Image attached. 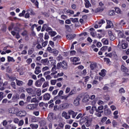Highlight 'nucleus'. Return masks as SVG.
Returning a JSON list of instances; mask_svg holds the SVG:
<instances>
[{
	"mask_svg": "<svg viewBox=\"0 0 129 129\" xmlns=\"http://www.w3.org/2000/svg\"><path fill=\"white\" fill-rule=\"evenodd\" d=\"M103 11V8H101V7H99L96 9L95 11V13H98V12H102Z\"/></svg>",
	"mask_w": 129,
	"mask_h": 129,
	"instance_id": "nucleus-32",
	"label": "nucleus"
},
{
	"mask_svg": "<svg viewBox=\"0 0 129 129\" xmlns=\"http://www.w3.org/2000/svg\"><path fill=\"white\" fill-rule=\"evenodd\" d=\"M14 23H12L11 25L9 27L8 30L9 31H12V30H13V29H14Z\"/></svg>",
	"mask_w": 129,
	"mask_h": 129,
	"instance_id": "nucleus-38",
	"label": "nucleus"
},
{
	"mask_svg": "<svg viewBox=\"0 0 129 129\" xmlns=\"http://www.w3.org/2000/svg\"><path fill=\"white\" fill-rule=\"evenodd\" d=\"M61 67H62V63L61 62H58L57 64V66L56 67V69H61Z\"/></svg>",
	"mask_w": 129,
	"mask_h": 129,
	"instance_id": "nucleus-33",
	"label": "nucleus"
},
{
	"mask_svg": "<svg viewBox=\"0 0 129 129\" xmlns=\"http://www.w3.org/2000/svg\"><path fill=\"white\" fill-rule=\"evenodd\" d=\"M103 109V106L101 105V106H99L98 107V108H97V112H98V111H99L100 110H102Z\"/></svg>",
	"mask_w": 129,
	"mask_h": 129,
	"instance_id": "nucleus-44",
	"label": "nucleus"
},
{
	"mask_svg": "<svg viewBox=\"0 0 129 129\" xmlns=\"http://www.w3.org/2000/svg\"><path fill=\"white\" fill-rule=\"evenodd\" d=\"M104 113L106 115H109L111 113V111L109 109H106L104 111Z\"/></svg>",
	"mask_w": 129,
	"mask_h": 129,
	"instance_id": "nucleus-20",
	"label": "nucleus"
},
{
	"mask_svg": "<svg viewBox=\"0 0 129 129\" xmlns=\"http://www.w3.org/2000/svg\"><path fill=\"white\" fill-rule=\"evenodd\" d=\"M26 91L28 94H32V93L33 92V89H32L31 88H27L26 89Z\"/></svg>",
	"mask_w": 129,
	"mask_h": 129,
	"instance_id": "nucleus-21",
	"label": "nucleus"
},
{
	"mask_svg": "<svg viewBox=\"0 0 129 129\" xmlns=\"http://www.w3.org/2000/svg\"><path fill=\"white\" fill-rule=\"evenodd\" d=\"M8 62H11V61L12 62H15V59H14V58L13 57L8 56Z\"/></svg>",
	"mask_w": 129,
	"mask_h": 129,
	"instance_id": "nucleus-40",
	"label": "nucleus"
},
{
	"mask_svg": "<svg viewBox=\"0 0 129 129\" xmlns=\"http://www.w3.org/2000/svg\"><path fill=\"white\" fill-rule=\"evenodd\" d=\"M42 85V83H41V80H38L36 82H35V86H37V87H40Z\"/></svg>",
	"mask_w": 129,
	"mask_h": 129,
	"instance_id": "nucleus-17",
	"label": "nucleus"
},
{
	"mask_svg": "<svg viewBox=\"0 0 129 129\" xmlns=\"http://www.w3.org/2000/svg\"><path fill=\"white\" fill-rule=\"evenodd\" d=\"M30 126L31 127V129H37L39 125L37 124H31L30 125Z\"/></svg>",
	"mask_w": 129,
	"mask_h": 129,
	"instance_id": "nucleus-18",
	"label": "nucleus"
},
{
	"mask_svg": "<svg viewBox=\"0 0 129 129\" xmlns=\"http://www.w3.org/2000/svg\"><path fill=\"white\" fill-rule=\"evenodd\" d=\"M107 119V117H104L101 119V122H105L106 120Z\"/></svg>",
	"mask_w": 129,
	"mask_h": 129,
	"instance_id": "nucleus-51",
	"label": "nucleus"
},
{
	"mask_svg": "<svg viewBox=\"0 0 129 129\" xmlns=\"http://www.w3.org/2000/svg\"><path fill=\"white\" fill-rule=\"evenodd\" d=\"M4 92H0V101H2L3 99H4Z\"/></svg>",
	"mask_w": 129,
	"mask_h": 129,
	"instance_id": "nucleus-41",
	"label": "nucleus"
},
{
	"mask_svg": "<svg viewBox=\"0 0 129 129\" xmlns=\"http://www.w3.org/2000/svg\"><path fill=\"white\" fill-rule=\"evenodd\" d=\"M23 124H24V120H21L18 122V125L21 126L23 125Z\"/></svg>",
	"mask_w": 129,
	"mask_h": 129,
	"instance_id": "nucleus-49",
	"label": "nucleus"
},
{
	"mask_svg": "<svg viewBox=\"0 0 129 129\" xmlns=\"http://www.w3.org/2000/svg\"><path fill=\"white\" fill-rule=\"evenodd\" d=\"M102 42H103L104 45H108V40L107 39H103Z\"/></svg>",
	"mask_w": 129,
	"mask_h": 129,
	"instance_id": "nucleus-31",
	"label": "nucleus"
},
{
	"mask_svg": "<svg viewBox=\"0 0 129 129\" xmlns=\"http://www.w3.org/2000/svg\"><path fill=\"white\" fill-rule=\"evenodd\" d=\"M71 21H72L73 23H78L79 22L78 18H71Z\"/></svg>",
	"mask_w": 129,
	"mask_h": 129,
	"instance_id": "nucleus-29",
	"label": "nucleus"
},
{
	"mask_svg": "<svg viewBox=\"0 0 129 129\" xmlns=\"http://www.w3.org/2000/svg\"><path fill=\"white\" fill-rule=\"evenodd\" d=\"M31 102H34V103H36L37 102H39V100L35 98H33L31 99Z\"/></svg>",
	"mask_w": 129,
	"mask_h": 129,
	"instance_id": "nucleus-37",
	"label": "nucleus"
},
{
	"mask_svg": "<svg viewBox=\"0 0 129 129\" xmlns=\"http://www.w3.org/2000/svg\"><path fill=\"white\" fill-rule=\"evenodd\" d=\"M8 124V121H7V120H4L3 122V125H4V126H6V125H7Z\"/></svg>",
	"mask_w": 129,
	"mask_h": 129,
	"instance_id": "nucleus-64",
	"label": "nucleus"
},
{
	"mask_svg": "<svg viewBox=\"0 0 129 129\" xmlns=\"http://www.w3.org/2000/svg\"><path fill=\"white\" fill-rule=\"evenodd\" d=\"M48 85H49V83H48V82H45L43 84L42 87H43V88H45L47 87V86H48Z\"/></svg>",
	"mask_w": 129,
	"mask_h": 129,
	"instance_id": "nucleus-48",
	"label": "nucleus"
},
{
	"mask_svg": "<svg viewBox=\"0 0 129 129\" xmlns=\"http://www.w3.org/2000/svg\"><path fill=\"white\" fill-rule=\"evenodd\" d=\"M68 106H69V104L67 103L61 105L62 108H68Z\"/></svg>",
	"mask_w": 129,
	"mask_h": 129,
	"instance_id": "nucleus-30",
	"label": "nucleus"
},
{
	"mask_svg": "<svg viewBox=\"0 0 129 129\" xmlns=\"http://www.w3.org/2000/svg\"><path fill=\"white\" fill-rule=\"evenodd\" d=\"M46 62H48V58L43 59L41 60V63L42 64H46Z\"/></svg>",
	"mask_w": 129,
	"mask_h": 129,
	"instance_id": "nucleus-42",
	"label": "nucleus"
},
{
	"mask_svg": "<svg viewBox=\"0 0 129 129\" xmlns=\"http://www.w3.org/2000/svg\"><path fill=\"white\" fill-rule=\"evenodd\" d=\"M109 16H114L115 15V13L114 12V10H111L108 13Z\"/></svg>",
	"mask_w": 129,
	"mask_h": 129,
	"instance_id": "nucleus-35",
	"label": "nucleus"
},
{
	"mask_svg": "<svg viewBox=\"0 0 129 129\" xmlns=\"http://www.w3.org/2000/svg\"><path fill=\"white\" fill-rule=\"evenodd\" d=\"M107 50V46H103L101 48V51H103V52H105Z\"/></svg>",
	"mask_w": 129,
	"mask_h": 129,
	"instance_id": "nucleus-50",
	"label": "nucleus"
},
{
	"mask_svg": "<svg viewBox=\"0 0 129 129\" xmlns=\"http://www.w3.org/2000/svg\"><path fill=\"white\" fill-rule=\"evenodd\" d=\"M49 62H50V63L52 64L53 66H54V65H56V60H49Z\"/></svg>",
	"mask_w": 129,
	"mask_h": 129,
	"instance_id": "nucleus-52",
	"label": "nucleus"
},
{
	"mask_svg": "<svg viewBox=\"0 0 129 129\" xmlns=\"http://www.w3.org/2000/svg\"><path fill=\"white\" fill-rule=\"evenodd\" d=\"M105 72H106L105 70H101V72L99 73V75L102 76V77H104V76H105Z\"/></svg>",
	"mask_w": 129,
	"mask_h": 129,
	"instance_id": "nucleus-22",
	"label": "nucleus"
},
{
	"mask_svg": "<svg viewBox=\"0 0 129 129\" xmlns=\"http://www.w3.org/2000/svg\"><path fill=\"white\" fill-rule=\"evenodd\" d=\"M85 7L87 9H88L89 7H91V4H90V2H89V1L85 0Z\"/></svg>",
	"mask_w": 129,
	"mask_h": 129,
	"instance_id": "nucleus-13",
	"label": "nucleus"
},
{
	"mask_svg": "<svg viewBox=\"0 0 129 129\" xmlns=\"http://www.w3.org/2000/svg\"><path fill=\"white\" fill-rule=\"evenodd\" d=\"M48 34L49 35H50L51 37H54L57 34V33L55 31H49L48 32Z\"/></svg>",
	"mask_w": 129,
	"mask_h": 129,
	"instance_id": "nucleus-25",
	"label": "nucleus"
},
{
	"mask_svg": "<svg viewBox=\"0 0 129 129\" xmlns=\"http://www.w3.org/2000/svg\"><path fill=\"white\" fill-rule=\"evenodd\" d=\"M121 70L122 71V72H124L125 73H126V72H128V70L124 66H121Z\"/></svg>",
	"mask_w": 129,
	"mask_h": 129,
	"instance_id": "nucleus-11",
	"label": "nucleus"
},
{
	"mask_svg": "<svg viewBox=\"0 0 129 129\" xmlns=\"http://www.w3.org/2000/svg\"><path fill=\"white\" fill-rule=\"evenodd\" d=\"M118 36L119 38H123V39L125 38V36H124V34L122 32H119L118 34Z\"/></svg>",
	"mask_w": 129,
	"mask_h": 129,
	"instance_id": "nucleus-23",
	"label": "nucleus"
},
{
	"mask_svg": "<svg viewBox=\"0 0 129 129\" xmlns=\"http://www.w3.org/2000/svg\"><path fill=\"white\" fill-rule=\"evenodd\" d=\"M20 27H21V24L19 23H17L16 26L14 27L15 31H16L17 32H19L20 31Z\"/></svg>",
	"mask_w": 129,
	"mask_h": 129,
	"instance_id": "nucleus-15",
	"label": "nucleus"
},
{
	"mask_svg": "<svg viewBox=\"0 0 129 129\" xmlns=\"http://www.w3.org/2000/svg\"><path fill=\"white\" fill-rule=\"evenodd\" d=\"M41 68L40 67H36L35 68V73L38 75L39 73H41Z\"/></svg>",
	"mask_w": 129,
	"mask_h": 129,
	"instance_id": "nucleus-14",
	"label": "nucleus"
},
{
	"mask_svg": "<svg viewBox=\"0 0 129 129\" xmlns=\"http://www.w3.org/2000/svg\"><path fill=\"white\" fill-rule=\"evenodd\" d=\"M56 69H57V68L56 67V65L54 64L51 69V72H57Z\"/></svg>",
	"mask_w": 129,
	"mask_h": 129,
	"instance_id": "nucleus-43",
	"label": "nucleus"
},
{
	"mask_svg": "<svg viewBox=\"0 0 129 129\" xmlns=\"http://www.w3.org/2000/svg\"><path fill=\"white\" fill-rule=\"evenodd\" d=\"M91 35L92 37H94L96 36V32L95 31H91Z\"/></svg>",
	"mask_w": 129,
	"mask_h": 129,
	"instance_id": "nucleus-53",
	"label": "nucleus"
},
{
	"mask_svg": "<svg viewBox=\"0 0 129 129\" xmlns=\"http://www.w3.org/2000/svg\"><path fill=\"white\" fill-rule=\"evenodd\" d=\"M35 49L34 48H31L28 50V55H32V53H34Z\"/></svg>",
	"mask_w": 129,
	"mask_h": 129,
	"instance_id": "nucleus-34",
	"label": "nucleus"
},
{
	"mask_svg": "<svg viewBox=\"0 0 129 129\" xmlns=\"http://www.w3.org/2000/svg\"><path fill=\"white\" fill-rule=\"evenodd\" d=\"M76 37V35L73 34L67 35V39L68 40H72V39H74V37Z\"/></svg>",
	"mask_w": 129,
	"mask_h": 129,
	"instance_id": "nucleus-8",
	"label": "nucleus"
},
{
	"mask_svg": "<svg viewBox=\"0 0 129 129\" xmlns=\"http://www.w3.org/2000/svg\"><path fill=\"white\" fill-rule=\"evenodd\" d=\"M97 67V63H93L90 65V68H91V70H94V69H96Z\"/></svg>",
	"mask_w": 129,
	"mask_h": 129,
	"instance_id": "nucleus-10",
	"label": "nucleus"
},
{
	"mask_svg": "<svg viewBox=\"0 0 129 129\" xmlns=\"http://www.w3.org/2000/svg\"><path fill=\"white\" fill-rule=\"evenodd\" d=\"M51 53H53L54 56H57V55H58L59 53V51L57 50L56 49H53L52 51H51Z\"/></svg>",
	"mask_w": 129,
	"mask_h": 129,
	"instance_id": "nucleus-24",
	"label": "nucleus"
},
{
	"mask_svg": "<svg viewBox=\"0 0 129 129\" xmlns=\"http://www.w3.org/2000/svg\"><path fill=\"white\" fill-rule=\"evenodd\" d=\"M119 93H124V92H125V91H124L123 88H121V89H119Z\"/></svg>",
	"mask_w": 129,
	"mask_h": 129,
	"instance_id": "nucleus-55",
	"label": "nucleus"
},
{
	"mask_svg": "<svg viewBox=\"0 0 129 129\" xmlns=\"http://www.w3.org/2000/svg\"><path fill=\"white\" fill-rule=\"evenodd\" d=\"M71 60L73 62H73L74 65H78V64H80V62L75 63L78 61V57L71 58Z\"/></svg>",
	"mask_w": 129,
	"mask_h": 129,
	"instance_id": "nucleus-7",
	"label": "nucleus"
},
{
	"mask_svg": "<svg viewBox=\"0 0 129 129\" xmlns=\"http://www.w3.org/2000/svg\"><path fill=\"white\" fill-rule=\"evenodd\" d=\"M26 12L28 14H29V15H30H30H34V11H33V10L31 8H30L28 10H27Z\"/></svg>",
	"mask_w": 129,
	"mask_h": 129,
	"instance_id": "nucleus-26",
	"label": "nucleus"
},
{
	"mask_svg": "<svg viewBox=\"0 0 129 129\" xmlns=\"http://www.w3.org/2000/svg\"><path fill=\"white\" fill-rule=\"evenodd\" d=\"M68 97H69V95H63L61 96L60 98L61 99H64V100H67L68 99Z\"/></svg>",
	"mask_w": 129,
	"mask_h": 129,
	"instance_id": "nucleus-28",
	"label": "nucleus"
},
{
	"mask_svg": "<svg viewBox=\"0 0 129 129\" xmlns=\"http://www.w3.org/2000/svg\"><path fill=\"white\" fill-rule=\"evenodd\" d=\"M20 114H21V116H26L27 115V112L25 111H19Z\"/></svg>",
	"mask_w": 129,
	"mask_h": 129,
	"instance_id": "nucleus-27",
	"label": "nucleus"
},
{
	"mask_svg": "<svg viewBox=\"0 0 129 129\" xmlns=\"http://www.w3.org/2000/svg\"><path fill=\"white\" fill-rule=\"evenodd\" d=\"M32 58H28L26 62L27 63V64H31V63H32Z\"/></svg>",
	"mask_w": 129,
	"mask_h": 129,
	"instance_id": "nucleus-57",
	"label": "nucleus"
},
{
	"mask_svg": "<svg viewBox=\"0 0 129 129\" xmlns=\"http://www.w3.org/2000/svg\"><path fill=\"white\" fill-rule=\"evenodd\" d=\"M20 98L21 99H25V98H26V95H25V94L22 93L21 95H20Z\"/></svg>",
	"mask_w": 129,
	"mask_h": 129,
	"instance_id": "nucleus-56",
	"label": "nucleus"
},
{
	"mask_svg": "<svg viewBox=\"0 0 129 129\" xmlns=\"http://www.w3.org/2000/svg\"><path fill=\"white\" fill-rule=\"evenodd\" d=\"M110 40L111 41H114V40H115V37H114V35H113V34L110 36Z\"/></svg>",
	"mask_w": 129,
	"mask_h": 129,
	"instance_id": "nucleus-54",
	"label": "nucleus"
},
{
	"mask_svg": "<svg viewBox=\"0 0 129 129\" xmlns=\"http://www.w3.org/2000/svg\"><path fill=\"white\" fill-rule=\"evenodd\" d=\"M104 60L107 62V64H109V63H110V60H109V58L105 57Z\"/></svg>",
	"mask_w": 129,
	"mask_h": 129,
	"instance_id": "nucleus-62",
	"label": "nucleus"
},
{
	"mask_svg": "<svg viewBox=\"0 0 129 129\" xmlns=\"http://www.w3.org/2000/svg\"><path fill=\"white\" fill-rule=\"evenodd\" d=\"M81 98V96L80 97H78L75 99V100L74 101V105H75L76 106H78V105L80 104V103L79 102V101H80Z\"/></svg>",
	"mask_w": 129,
	"mask_h": 129,
	"instance_id": "nucleus-2",
	"label": "nucleus"
},
{
	"mask_svg": "<svg viewBox=\"0 0 129 129\" xmlns=\"http://www.w3.org/2000/svg\"><path fill=\"white\" fill-rule=\"evenodd\" d=\"M68 113L69 115H72L73 118H75V117L77 115V112H75L73 110H69L68 111Z\"/></svg>",
	"mask_w": 129,
	"mask_h": 129,
	"instance_id": "nucleus-4",
	"label": "nucleus"
},
{
	"mask_svg": "<svg viewBox=\"0 0 129 129\" xmlns=\"http://www.w3.org/2000/svg\"><path fill=\"white\" fill-rule=\"evenodd\" d=\"M73 94H75V92L74 91V90H72L70 93L69 94V97L70 96V95H73Z\"/></svg>",
	"mask_w": 129,
	"mask_h": 129,
	"instance_id": "nucleus-59",
	"label": "nucleus"
},
{
	"mask_svg": "<svg viewBox=\"0 0 129 129\" xmlns=\"http://www.w3.org/2000/svg\"><path fill=\"white\" fill-rule=\"evenodd\" d=\"M97 112V108L96 107L95 105L93 106L91 109L89 111V112L90 114H93L94 113V112Z\"/></svg>",
	"mask_w": 129,
	"mask_h": 129,
	"instance_id": "nucleus-3",
	"label": "nucleus"
},
{
	"mask_svg": "<svg viewBox=\"0 0 129 129\" xmlns=\"http://www.w3.org/2000/svg\"><path fill=\"white\" fill-rule=\"evenodd\" d=\"M122 49H126L128 47V45L126 43H122L121 44Z\"/></svg>",
	"mask_w": 129,
	"mask_h": 129,
	"instance_id": "nucleus-36",
	"label": "nucleus"
},
{
	"mask_svg": "<svg viewBox=\"0 0 129 129\" xmlns=\"http://www.w3.org/2000/svg\"><path fill=\"white\" fill-rule=\"evenodd\" d=\"M61 67L64 70H67L68 68V65H67V62L65 61H63L61 62Z\"/></svg>",
	"mask_w": 129,
	"mask_h": 129,
	"instance_id": "nucleus-5",
	"label": "nucleus"
},
{
	"mask_svg": "<svg viewBox=\"0 0 129 129\" xmlns=\"http://www.w3.org/2000/svg\"><path fill=\"white\" fill-rule=\"evenodd\" d=\"M50 95L49 93L46 94L44 95V99H45V100H49V99H50Z\"/></svg>",
	"mask_w": 129,
	"mask_h": 129,
	"instance_id": "nucleus-19",
	"label": "nucleus"
},
{
	"mask_svg": "<svg viewBox=\"0 0 129 129\" xmlns=\"http://www.w3.org/2000/svg\"><path fill=\"white\" fill-rule=\"evenodd\" d=\"M119 25H121L124 26V25H125V22H124V21L121 20V21L119 23Z\"/></svg>",
	"mask_w": 129,
	"mask_h": 129,
	"instance_id": "nucleus-63",
	"label": "nucleus"
},
{
	"mask_svg": "<svg viewBox=\"0 0 129 129\" xmlns=\"http://www.w3.org/2000/svg\"><path fill=\"white\" fill-rule=\"evenodd\" d=\"M62 116L65 118L66 119H69L70 118V115H67V113L66 112H63L62 113Z\"/></svg>",
	"mask_w": 129,
	"mask_h": 129,
	"instance_id": "nucleus-12",
	"label": "nucleus"
},
{
	"mask_svg": "<svg viewBox=\"0 0 129 129\" xmlns=\"http://www.w3.org/2000/svg\"><path fill=\"white\" fill-rule=\"evenodd\" d=\"M63 91H62V90H60V91L59 92L57 96H60V97H61V96H62L61 95H63Z\"/></svg>",
	"mask_w": 129,
	"mask_h": 129,
	"instance_id": "nucleus-61",
	"label": "nucleus"
},
{
	"mask_svg": "<svg viewBox=\"0 0 129 129\" xmlns=\"http://www.w3.org/2000/svg\"><path fill=\"white\" fill-rule=\"evenodd\" d=\"M47 44H48V41H45V42L42 43V47H46L47 46Z\"/></svg>",
	"mask_w": 129,
	"mask_h": 129,
	"instance_id": "nucleus-58",
	"label": "nucleus"
},
{
	"mask_svg": "<svg viewBox=\"0 0 129 129\" xmlns=\"http://www.w3.org/2000/svg\"><path fill=\"white\" fill-rule=\"evenodd\" d=\"M11 86L14 89H16V83L14 82H12Z\"/></svg>",
	"mask_w": 129,
	"mask_h": 129,
	"instance_id": "nucleus-60",
	"label": "nucleus"
},
{
	"mask_svg": "<svg viewBox=\"0 0 129 129\" xmlns=\"http://www.w3.org/2000/svg\"><path fill=\"white\" fill-rule=\"evenodd\" d=\"M115 11L116 13H117V14H120V12H121L120 9L118 8H116L115 9Z\"/></svg>",
	"mask_w": 129,
	"mask_h": 129,
	"instance_id": "nucleus-47",
	"label": "nucleus"
},
{
	"mask_svg": "<svg viewBox=\"0 0 129 129\" xmlns=\"http://www.w3.org/2000/svg\"><path fill=\"white\" fill-rule=\"evenodd\" d=\"M107 22V26L106 27V29H110V28H111L112 26H113V24H112V22L109 20H106Z\"/></svg>",
	"mask_w": 129,
	"mask_h": 129,
	"instance_id": "nucleus-6",
	"label": "nucleus"
},
{
	"mask_svg": "<svg viewBox=\"0 0 129 129\" xmlns=\"http://www.w3.org/2000/svg\"><path fill=\"white\" fill-rule=\"evenodd\" d=\"M37 107V104H29L26 106L27 109L29 110H33Z\"/></svg>",
	"mask_w": 129,
	"mask_h": 129,
	"instance_id": "nucleus-1",
	"label": "nucleus"
},
{
	"mask_svg": "<svg viewBox=\"0 0 129 129\" xmlns=\"http://www.w3.org/2000/svg\"><path fill=\"white\" fill-rule=\"evenodd\" d=\"M89 98H90V97H89V95H86V96H85V97L82 100L83 102H84L85 103H86V102H87L88 100H89Z\"/></svg>",
	"mask_w": 129,
	"mask_h": 129,
	"instance_id": "nucleus-9",
	"label": "nucleus"
},
{
	"mask_svg": "<svg viewBox=\"0 0 129 129\" xmlns=\"http://www.w3.org/2000/svg\"><path fill=\"white\" fill-rule=\"evenodd\" d=\"M16 84L18 86H23L24 82L22 81L16 80Z\"/></svg>",
	"mask_w": 129,
	"mask_h": 129,
	"instance_id": "nucleus-16",
	"label": "nucleus"
},
{
	"mask_svg": "<svg viewBox=\"0 0 129 129\" xmlns=\"http://www.w3.org/2000/svg\"><path fill=\"white\" fill-rule=\"evenodd\" d=\"M27 85L28 86H32V85H33V80H29L28 82Z\"/></svg>",
	"mask_w": 129,
	"mask_h": 129,
	"instance_id": "nucleus-39",
	"label": "nucleus"
},
{
	"mask_svg": "<svg viewBox=\"0 0 129 129\" xmlns=\"http://www.w3.org/2000/svg\"><path fill=\"white\" fill-rule=\"evenodd\" d=\"M90 120H87V121L86 122V126L88 127L90 126Z\"/></svg>",
	"mask_w": 129,
	"mask_h": 129,
	"instance_id": "nucleus-46",
	"label": "nucleus"
},
{
	"mask_svg": "<svg viewBox=\"0 0 129 129\" xmlns=\"http://www.w3.org/2000/svg\"><path fill=\"white\" fill-rule=\"evenodd\" d=\"M57 82V80H52L50 81V83L52 85H55V84H56V83Z\"/></svg>",
	"mask_w": 129,
	"mask_h": 129,
	"instance_id": "nucleus-45",
	"label": "nucleus"
}]
</instances>
